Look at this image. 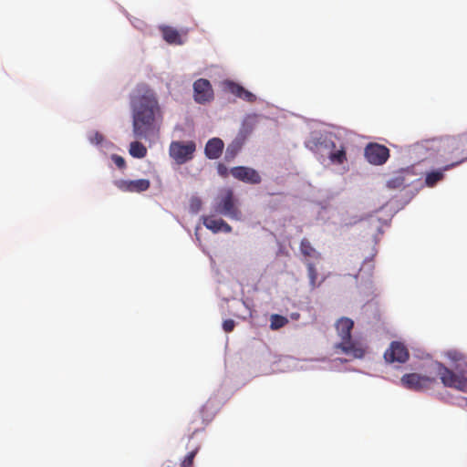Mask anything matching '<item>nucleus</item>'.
<instances>
[{"label":"nucleus","mask_w":467,"mask_h":467,"mask_svg":"<svg viewBox=\"0 0 467 467\" xmlns=\"http://www.w3.org/2000/svg\"><path fill=\"white\" fill-rule=\"evenodd\" d=\"M223 88L224 91L229 92L234 95L235 97L239 98L244 87L232 80H224L223 82Z\"/></svg>","instance_id":"nucleus-21"},{"label":"nucleus","mask_w":467,"mask_h":467,"mask_svg":"<svg viewBox=\"0 0 467 467\" xmlns=\"http://www.w3.org/2000/svg\"><path fill=\"white\" fill-rule=\"evenodd\" d=\"M242 143L238 140H234L230 143L225 150L224 161L227 162H231L234 160L238 152L241 150Z\"/></svg>","instance_id":"nucleus-20"},{"label":"nucleus","mask_w":467,"mask_h":467,"mask_svg":"<svg viewBox=\"0 0 467 467\" xmlns=\"http://www.w3.org/2000/svg\"><path fill=\"white\" fill-rule=\"evenodd\" d=\"M202 205V202L199 197H192L190 201V211L192 213H197Z\"/></svg>","instance_id":"nucleus-26"},{"label":"nucleus","mask_w":467,"mask_h":467,"mask_svg":"<svg viewBox=\"0 0 467 467\" xmlns=\"http://www.w3.org/2000/svg\"><path fill=\"white\" fill-rule=\"evenodd\" d=\"M400 382L408 389L422 391L432 388L436 384V379L418 373H409L401 377Z\"/></svg>","instance_id":"nucleus-6"},{"label":"nucleus","mask_w":467,"mask_h":467,"mask_svg":"<svg viewBox=\"0 0 467 467\" xmlns=\"http://www.w3.org/2000/svg\"><path fill=\"white\" fill-rule=\"evenodd\" d=\"M195 151L196 143L193 140H173L169 146V155L178 165L191 161Z\"/></svg>","instance_id":"nucleus-5"},{"label":"nucleus","mask_w":467,"mask_h":467,"mask_svg":"<svg viewBox=\"0 0 467 467\" xmlns=\"http://www.w3.org/2000/svg\"><path fill=\"white\" fill-rule=\"evenodd\" d=\"M194 100L199 104H205L213 99V90L208 79L199 78L193 83Z\"/></svg>","instance_id":"nucleus-9"},{"label":"nucleus","mask_w":467,"mask_h":467,"mask_svg":"<svg viewBox=\"0 0 467 467\" xmlns=\"http://www.w3.org/2000/svg\"><path fill=\"white\" fill-rule=\"evenodd\" d=\"M216 170H217L218 174L223 178L228 177L229 173H231L230 171L228 170L227 166L225 164H223V162H218L216 164Z\"/></svg>","instance_id":"nucleus-29"},{"label":"nucleus","mask_w":467,"mask_h":467,"mask_svg":"<svg viewBox=\"0 0 467 467\" xmlns=\"http://www.w3.org/2000/svg\"><path fill=\"white\" fill-rule=\"evenodd\" d=\"M214 212L235 221H240L243 217L238 199L235 198L234 191L229 188L223 190L217 196Z\"/></svg>","instance_id":"nucleus-4"},{"label":"nucleus","mask_w":467,"mask_h":467,"mask_svg":"<svg viewBox=\"0 0 467 467\" xmlns=\"http://www.w3.org/2000/svg\"><path fill=\"white\" fill-rule=\"evenodd\" d=\"M133 136L148 140L159 133L162 111L155 91L147 84H138L130 96Z\"/></svg>","instance_id":"nucleus-1"},{"label":"nucleus","mask_w":467,"mask_h":467,"mask_svg":"<svg viewBox=\"0 0 467 467\" xmlns=\"http://www.w3.org/2000/svg\"><path fill=\"white\" fill-rule=\"evenodd\" d=\"M300 252L306 257L320 258V254L312 246L311 243L306 238L301 240Z\"/></svg>","instance_id":"nucleus-18"},{"label":"nucleus","mask_w":467,"mask_h":467,"mask_svg":"<svg viewBox=\"0 0 467 467\" xmlns=\"http://www.w3.org/2000/svg\"><path fill=\"white\" fill-rule=\"evenodd\" d=\"M115 186L122 192H142L150 187V182L148 179L139 180H118L114 182Z\"/></svg>","instance_id":"nucleus-11"},{"label":"nucleus","mask_w":467,"mask_h":467,"mask_svg":"<svg viewBox=\"0 0 467 467\" xmlns=\"http://www.w3.org/2000/svg\"><path fill=\"white\" fill-rule=\"evenodd\" d=\"M235 327V322L233 319H226L223 323V328L226 333L232 332Z\"/></svg>","instance_id":"nucleus-31"},{"label":"nucleus","mask_w":467,"mask_h":467,"mask_svg":"<svg viewBox=\"0 0 467 467\" xmlns=\"http://www.w3.org/2000/svg\"><path fill=\"white\" fill-rule=\"evenodd\" d=\"M366 265L368 266V269H369V270H373V268H374V265H373V263H371V262H368V263H365V265L360 268V270H359V274L363 271V269H364V267H365V265Z\"/></svg>","instance_id":"nucleus-33"},{"label":"nucleus","mask_w":467,"mask_h":467,"mask_svg":"<svg viewBox=\"0 0 467 467\" xmlns=\"http://www.w3.org/2000/svg\"><path fill=\"white\" fill-rule=\"evenodd\" d=\"M409 358L408 348L399 341H392L384 353V359L387 363H405Z\"/></svg>","instance_id":"nucleus-8"},{"label":"nucleus","mask_w":467,"mask_h":467,"mask_svg":"<svg viewBox=\"0 0 467 467\" xmlns=\"http://www.w3.org/2000/svg\"><path fill=\"white\" fill-rule=\"evenodd\" d=\"M161 31L163 36V39L171 45H182L183 44V41L182 39V36L178 30L175 28L169 26H163L161 27Z\"/></svg>","instance_id":"nucleus-17"},{"label":"nucleus","mask_w":467,"mask_h":467,"mask_svg":"<svg viewBox=\"0 0 467 467\" xmlns=\"http://www.w3.org/2000/svg\"><path fill=\"white\" fill-rule=\"evenodd\" d=\"M322 144H325V147H326V148H329V147H331V148H335V144H334V142H333V141H331V140H329V141H328V140H325L321 143V145H322Z\"/></svg>","instance_id":"nucleus-32"},{"label":"nucleus","mask_w":467,"mask_h":467,"mask_svg":"<svg viewBox=\"0 0 467 467\" xmlns=\"http://www.w3.org/2000/svg\"><path fill=\"white\" fill-rule=\"evenodd\" d=\"M365 157L373 165H382L389 158V150L379 143H369L365 148Z\"/></svg>","instance_id":"nucleus-7"},{"label":"nucleus","mask_w":467,"mask_h":467,"mask_svg":"<svg viewBox=\"0 0 467 467\" xmlns=\"http://www.w3.org/2000/svg\"><path fill=\"white\" fill-rule=\"evenodd\" d=\"M445 356L455 363V371L440 362L436 363L441 383L447 388L467 392V357L456 349L448 350Z\"/></svg>","instance_id":"nucleus-2"},{"label":"nucleus","mask_w":467,"mask_h":467,"mask_svg":"<svg viewBox=\"0 0 467 467\" xmlns=\"http://www.w3.org/2000/svg\"><path fill=\"white\" fill-rule=\"evenodd\" d=\"M129 152L133 158L142 159L146 157L148 150L141 142L136 140L130 144Z\"/></svg>","instance_id":"nucleus-19"},{"label":"nucleus","mask_w":467,"mask_h":467,"mask_svg":"<svg viewBox=\"0 0 467 467\" xmlns=\"http://www.w3.org/2000/svg\"><path fill=\"white\" fill-rule=\"evenodd\" d=\"M354 322L348 317H341L336 324V328L341 341L337 345L346 355L354 358H362L365 355V348L361 343L351 339V331Z\"/></svg>","instance_id":"nucleus-3"},{"label":"nucleus","mask_w":467,"mask_h":467,"mask_svg":"<svg viewBox=\"0 0 467 467\" xmlns=\"http://www.w3.org/2000/svg\"><path fill=\"white\" fill-rule=\"evenodd\" d=\"M216 413L214 402L211 400H207L199 411L202 420V429L212 421Z\"/></svg>","instance_id":"nucleus-16"},{"label":"nucleus","mask_w":467,"mask_h":467,"mask_svg":"<svg viewBox=\"0 0 467 467\" xmlns=\"http://www.w3.org/2000/svg\"><path fill=\"white\" fill-rule=\"evenodd\" d=\"M307 267V275L309 278V285L311 286V289H315L317 286V271L315 267V265L312 263H308L306 265Z\"/></svg>","instance_id":"nucleus-24"},{"label":"nucleus","mask_w":467,"mask_h":467,"mask_svg":"<svg viewBox=\"0 0 467 467\" xmlns=\"http://www.w3.org/2000/svg\"><path fill=\"white\" fill-rule=\"evenodd\" d=\"M224 150V142L220 138L214 137L210 140L205 144L204 147V154L209 160H217L219 159Z\"/></svg>","instance_id":"nucleus-14"},{"label":"nucleus","mask_w":467,"mask_h":467,"mask_svg":"<svg viewBox=\"0 0 467 467\" xmlns=\"http://www.w3.org/2000/svg\"><path fill=\"white\" fill-rule=\"evenodd\" d=\"M414 175L410 168L400 169L395 171L392 177L387 182L390 189H402L410 184L409 180Z\"/></svg>","instance_id":"nucleus-12"},{"label":"nucleus","mask_w":467,"mask_h":467,"mask_svg":"<svg viewBox=\"0 0 467 467\" xmlns=\"http://www.w3.org/2000/svg\"><path fill=\"white\" fill-rule=\"evenodd\" d=\"M329 159L332 162L342 164L347 160L345 148L341 146L340 149L330 152Z\"/></svg>","instance_id":"nucleus-23"},{"label":"nucleus","mask_w":467,"mask_h":467,"mask_svg":"<svg viewBox=\"0 0 467 467\" xmlns=\"http://www.w3.org/2000/svg\"><path fill=\"white\" fill-rule=\"evenodd\" d=\"M198 448L194 449L193 451H190L183 459V461L181 463V467H192L193 466V460L198 452Z\"/></svg>","instance_id":"nucleus-25"},{"label":"nucleus","mask_w":467,"mask_h":467,"mask_svg":"<svg viewBox=\"0 0 467 467\" xmlns=\"http://www.w3.org/2000/svg\"><path fill=\"white\" fill-rule=\"evenodd\" d=\"M203 225L211 230L213 234H217L220 232L229 234L232 232V226L227 223L224 220L219 218L216 219L212 215H204L202 216Z\"/></svg>","instance_id":"nucleus-13"},{"label":"nucleus","mask_w":467,"mask_h":467,"mask_svg":"<svg viewBox=\"0 0 467 467\" xmlns=\"http://www.w3.org/2000/svg\"><path fill=\"white\" fill-rule=\"evenodd\" d=\"M288 323V319L285 317L274 314L270 317V328L272 330H277L285 327Z\"/></svg>","instance_id":"nucleus-22"},{"label":"nucleus","mask_w":467,"mask_h":467,"mask_svg":"<svg viewBox=\"0 0 467 467\" xmlns=\"http://www.w3.org/2000/svg\"><path fill=\"white\" fill-rule=\"evenodd\" d=\"M111 160L119 169L123 170L126 168V161L123 157L118 154H112Z\"/></svg>","instance_id":"nucleus-28"},{"label":"nucleus","mask_w":467,"mask_h":467,"mask_svg":"<svg viewBox=\"0 0 467 467\" xmlns=\"http://www.w3.org/2000/svg\"><path fill=\"white\" fill-rule=\"evenodd\" d=\"M230 172L234 179L245 183L259 184L262 181L259 172L250 167L236 166L232 168Z\"/></svg>","instance_id":"nucleus-10"},{"label":"nucleus","mask_w":467,"mask_h":467,"mask_svg":"<svg viewBox=\"0 0 467 467\" xmlns=\"http://www.w3.org/2000/svg\"><path fill=\"white\" fill-rule=\"evenodd\" d=\"M104 140V137L102 134H100L99 132L96 131L94 132L90 137H89V140L91 143L93 144H96V145H99Z\"/></svg>","instance_id":"nucleus-30"},{"label":"nucleus","mask_w":467,"mask_h":467,"mask_svg":"<svg viewBox=\"0 0 467 467\" xmlns=\"http://www.w3.org/2000/svg\"><path fill=\"white\" fill-rule=\"evenodd\" d=\"M239 99H242L247 102H254L256 99V97L252 92H250L249 90L243 88L241 94L239 96Z\"/></svg>","instance_id":"nucleus-27"},{"label":"nucleus","mask_w":467,"mask_h":467,"mask_svg":"<svg viewBox=\"0 0 467 467\" xmlns=\"http://www.w3.org/2000/svg\"><path fill=\"white\" fill-rule=\"evenodd\" d=\"M462 162V161H455V162H452L451 164L444 166L442 169L431 171L426 173L425 184L428 187L435 186L437 184V182H439L440 181H441L444 178V171H447L456 167L457 165H459Z\"/></svg>","instance_id":"nucleus-15"}]
</instances>
